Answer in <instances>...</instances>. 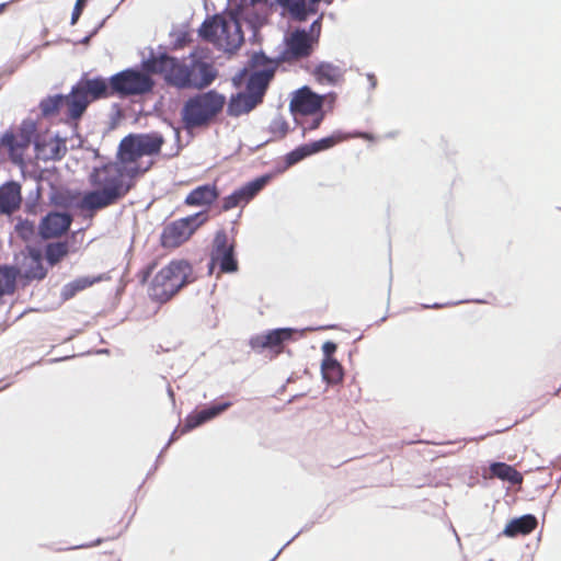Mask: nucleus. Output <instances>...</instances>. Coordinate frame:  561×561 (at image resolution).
Returning <instances> with one entry per match:
<instances>
[{"label":"nucleus","mask_w":561,"mask_h":561,"mask_svg":"<svg viewBox=\"0 0 561 561\" xmlns=\"http://www.w3.org/2000/svg\"><path fill=\"white\" fill-rule=\"evenodd\" d=\"M282 5L297 18L307 13V0H231L230 9L207 18L198 35H256L267 24L272 8Z\"/></svg>","instance_id":"nucleus-1"},{"label":"nucleus","mask_w":561,"mask_h":561,"mask_svg":"<svg viewBox=\"0 0 561 561\" xmlns=\"http://www.w3.org/2000/svg\"><path fill=\"white\" fill-rule=\"evenodd\" d=\"M107 165L93 167L88 180L92 190L73 191L50 183L49 203L58 207H73L88 210H100L118 203L127 191L118 176L106 173Z\"/></svg>","instance_id":"nucleus-2"},{"label":"nucleus","mask_w":561,"mask_h":561,"mask_svg":"<svg viewBox=\"0 0 561 561\" xmlns=\"http://www.w3.org/2000/svg\"><path fill=\"white\" fill-rule=\"evenodd\" d=\"M87 82L93 102L112 96L122 100L144 96L152 93L156 87V80L146 71L141 61L107 78L102 76L87 77Z\"/></svg>","instance_id":"nucleus-3"},{"label":"nucleus","mask_w":561,"mask_h":561,"mask_svg":"<svg viewBox=\"0 0 561 561\" xmlns=\"http://www.w3.org/2000/svg\"><path fill=\"white\" fill-rule=\"evenodd\" d=\"M92 102L87 73H83L71 87L69 93L47 95L39 101L38 108L44 118H49L58 115L60 110L67 105L65 123L72 128L73 136H79V123Z\"/></svg>","instance_id":"nucleus-4"},{"label":"nucleus","mask_w":561,"mask_h":561,"mask_svg":"<svg viewBox=\"0 0 561 561\" xmlns=\"http://www.w3.org/2000/svg\"><path fill=\"white\" fill-rule=\"evenodd\" d=\"M225 104L226 96L215 89L187 98L180 111L183 128L191 130L209 127L217 122Z\"/></svg>","instance_id":"nucleus-5"},{"label":"nucleus","mask_w":561,"mask_h":561,"mask_svg":"<svg viewBox=\"0 0 561 561\" xmlns=\"http://www.w3.org/2000/svg\"><path fill=\"white\" fill-rule=\"evenodd\" d=\"M193 267L187 260H172L161 268L148 286L151 300L165 304L193 282Z\"/></svg>","instance_id":"nucleus-6"},{"label":"nucleus","mask_w":561,"mask_h":561,"mask_svg":"<svg viewBox=\"0 0 561 561\" xmlns=\"http://www.w3.org/2000/svg\"><path fill=\"white\" fill-rule=\"evenodd\" d=\"M209 219L207 209L171 221L162 229L160 244L162 248H179Z\"/></svg>","instance_id":"nucleus-7"},{"label":"nucleus","mask_w":561,"mask_h":561,"mask_svg":"<svg viewBox=\"0 0 561 561\" xmlns=\"http://www.w3.org/2000/svg\"><path fill=\"white\" fill-rule=\"evenodd\" d=\"M319 39L320 37H283L274 59L276 68L282 64L294 65L309 58L318 48Z\"/></svg>","instance_id":"nucleus-8"},{"label":"nucleus","mask_w":561,"mask_h":561,"mask_svg":"<svg viewBox=\"0 0 561 561\" xmlns=\"http://www.w3.org/2000/svg\"><path fill=\"white\" fill-rule=\"evenodd\" d=\"M218 264L222 273H236L239 270V263L236 254V243L228 242L227 232L224 229L216 231L213 239V248L210 252L209 273L213 265Z\"/></svg>","instance_id":"nucleus-9"},{"label":"nucleus","mask_w":561,"mask_h":561,"mask_svg":"<svg viewBox=\"0 0 561 561\" xmlns=\"http://www.w3.org/2000/svg\"><path fill=\"white\" fill-rule=\"evenodd\" d=\"M311 328L297 330L294 328H276L267 330L262 334H256L250 337L249 345L252 350L261 353L262 350H270L275 355H278L288 341L295 340L297 333L304 334L306 331H311Z\"/></svg>","instance_id":"nucleus-10"},{"label":"nucleus","mask_w":561,"mask_h":561,"mask_svg":"<svg viewBox=\"0 0 561 561\" xmlns=\"http://www.w3.org/2000/svg\"><path fill=\"white\" fill-rule=\"evenodd\" d=\"M272 181V175L264 173L259 175L240 187L236 188L229 195L222 198L221 210L228 211L234 207L247 205L250 203L270 182Z\"/></svg>","instance_id":"nucleus-11"},{"label":"nucleus","mask_w":561,"mask_h":561,"mask_svg":"<svg viewBox=\"0 0 561 561\" xmlns=\"http://www.w3.org/2000/svg\"><path fill=\"white\" fill-rule=\"evenodd\" d=\"M324 95L314 92L310 87L304 85L293 93L289 111L293 115L309 116L323 110Z\"/></svg>","instance_id":"nucleus-12"},{"label":"nucleus","mask_w":561,"mask_h":561,"mask_svg":"<svg viewBox=\"0 0 561 561\" xmlns=\"http://www.w3.org/2000/svg\"><path fill=\"white\" fill-rule=\"evenodd\" d=\"M71 221L68 213L50 210L39 220L37 234L43 240L57 238L69 230Z\"/></svg>","instance_id":"nucleus-13"},{"label":"nucleus","mask_w":561,"mask_h":561,"mask_svg":"<svg viewBox=\"0 0 561 561\" xmlns=\"http://www.w3.org/2000/svg\"><path fill=\"white\" fill-rule=\"evenodd\" d=\"M276 65L251 70L245 82V92L263 103L272 80L275 77Z\"/></svg>","instance_id":"nucleus-14"},{"label":"nucleus","mask_w":561,"mask_h":561,"mask_svg":"<svg viewBox=\"0 0 561 561\" xmlns=\"http://www.w3.org/2000/svg\"><path fill=\"white\" fill-rule=\"evenodd\" d=\"M190 89H205L217 78L218 71L213 64L194 58L190 62Z\"/></svg>","instance_id":"nucleus-15"},{"label":"nucleus","mask_w":561,"mask_h":561,"mask_svg":"<svg viewBox=\"0 0 561 561\" xmlns=\"http://www.w3.org/2000/svg\"><path fill=\"white\" fill-rule=\"evenodd\" d=\"M22 186L18 181L10 180L0 185V216H10L21 208Z\"/></svg>","instance_id":"nucleus-16"},{"label":"nucleus","mask_w":561,"mask_h":561,"mask_svg":"<svg viewBox=\"0 0 561 561\" xmlns=\"http://www.w3.org/2000/svg\"><path fill=\"white\" fill-rule=\"evenodd\" d=\"M158 48V53H154L153 49H150L149 56L147 58H142L141 64L150 76L153 73L162 75L164 79L165 76L172 70V67H174L175 60L179 58L170 55L161 45H159Z\"/></svg>","instance_id":"nucleus-17"},{"label":"nucleus","mask_w":561,"mask_h":561,"mask_svg":"<svg viewBox=\"0 0 561 561\" xmlns=\"http://www.w3.org/2000/svg\"><path fill=\"white\" fill-rule=\"evenodd\" d=\"M220 196L215 183H205L193 188L185 197V205L195 207H208Z\"/></svg>","instance_id":"nucleus-18"},{"label":"nucleus","mask_w":561,"mask_h":561,"mask_svg":"<svg viewBox=\"0 0 561 561\" xmlns=\"http://www.w3.org/2000/svg\"><path fill=\"white\" fill-rule=\"evenodd\" d=\"M348 138H364L371 139L373 136L365 131L355 130L353 133H344L342 130H335L331 135L323 137L318 140L309 141L310 148L313 154L331 149L336 144L346 140Z\"/></svg>","instance_id":"nucleus-19"},{"label":"nucleus","mask_w":561,"mask_h":561,"mask_svg":"<svg viewBox=\"0 0 561 561\" xmlns=\"http://www.w3.org/2000/svg\"><path fill=\"white\" fill-rule=\"evenodd\" d=\"M538 525V519L534 514H524L514 517L507 522L501 535L508 538L527 536L531 534Z\"/></svg>","instance_id":"nucleus-20"},{"label":"nucleus","mask_w":561,"mask_h":561,"mask_svg":"<svg viewBox=\"0 0 561 561\" xmlns=\"http://www.w3.org/2000/svg\"><path fill=\"white\" fill-rule=\"evenodd\" d=\"M313 156V152L310 148L309 142L301 144L297 147H295L293 150L287 152L284 156L283 161L276 162L273 170L270 172H266L267 174L272 175V180L282 173H284L286 170L291 168L293 165L299 163L304 159Z\"/></svg>","instance_id":"nucleus-21"},{"label":"nucleus","mask_w":561,"mask_h":561,"mask_svg":"<svg viewBox=\"0 0 561 561\" xmlns=\"http://www.w3.org/2000/svg\"><path fill=\"white\" fill-rule=\"evenodd\" d=\"M260 104L262 103L245 91H239L231 94L227 106V115L231 117H239L250 113Z\"/></svg>","instance_id":"nucleus-22"},{"label":"nucleus","mask_w":561,"mask_h":561,"mask_svg":"<svg viewBox=\"0 0 561 561\" xmlns=\"http://www.w3.org/2000/svg\"><path fill=\"white\" fill-rule=\"evenodd\" d=\"M108 277L106 274H99L95 276H80L76 279L65 284L60 291V298L62 301L70 300L73 298L78 293L91 287L92 285L100 283L104 279H107Z\"/></svg>","instance_id":"nucleus-23"},{"label":"nucleus","mask_w":561,"mask_h":561,"mask_svg":"<svg viewBox=\"0 0 561 561\" xmlns=\"http://www.w3.org/2000/svg\"><path fill=\"white\" fill-rule=\"evenodd\" d=\"M344 71L339 67L329 61H320L314 66L312 76L321 84L336 85Z\"/></svg>","instance_id":"nucleus-24"},{"label":"nucleus","mask_w":561,"mask_h":561,"mask_svg":"<svg viewBox=\"0 0 561 561\" xmlns=\"http://www.w3.org/2000/svg\"><path fill=\"white\" fill-rule=\"evenodd\" d=\"M0 145L8 149L10 159L13 163L23 162V156L27 147L24 142H21L19 135L13 133L12 129H8L2 134Z\"/></svg>","instance_id":"nucleus-25"},{"label":"nucleus","mask_w":561,"mask_h":561,"mask_svg":"<svg viewBox=\"0 0 561 561\" xmlns=\"http://www.w3.org/2000/svg\"><path fill=\"white\" fill-rule=\"evenodd\" d=\"M138 158H140L138 134H129L118 145L117 160L121 163H130Z\"/></svg>","instance_id":"nucleus-26"},{"label":"nucleus","mask_w":561,"mask_h":561,"mask_svg":"<svg viewBox=\"0 0 561 561\" xmlns=\"http://www.w3.org/2000/svg\"><path fill=\"white\" fill-rule=\"evenodd\" d=\"M492 477H495L512 485H517L523 482V474L515 469L514 466L502 461H493L489 466Z\"/></svg>","instance_id":"nucleus-27"},{"label":"nucleus","mask_w":561,"mask_h":561,"mask_svg":"<svg viewBox=\"0 0 561 561\" xmlns=\"http://www.w3.org/2000/svg\"><path fill=\"white\" fill-rule=\"evenodd\" d=\"M321 377L322 381L327 385H339L344 379V368L336 359H322L321 362Z\"/></svg>","instance_id":"nucleus-28"},{"label":"nucleus","mask_w":561,"mask_h":561,"mask_svg":"<svg viewBox=\"0 0 561 561\" xmlns=\"http://www.w3.org/2000/svg\"><path fill=\"white\" fill-rule=\"evenodd\" d=\"M140 157L156 156L160 153L161 147L164 144L163 136L158 131L147 134H138Z\"/></svg>","instance_id":"nucleus-29"},{"label":"nucleus","mask_w":561,"mask_h":561,"mask_svg":"<svg viewBox=\"0 0 561 561\" xmlns=\"http://www.w3.org/2000/svg\"><path fill=\"white\" fill-rule=\"evenodd\" d=\"M190 64H185L180 59L175 60L174 67L165 76L164 81L167 84L175 87L178 89H190L188 76H190Z\"/></svg>","instance_id":"nucleus-30"},{"label":"nucleus","mask_w":561,"mask_h":561,"mask_svg":"<svg viewBox=\"0 0 561 561\" xmlns=\"http://www.w3.org/2000/svg\"><path fill=\"white\" fill-rule=\"evenodd\" d=\"M20 268L16 265L0 264V295H12L16 288Z\"/></svg>","instance_id":"nucleus-31"},{"label":"nucleus","mask_w":561,"mask_h":561,"mask_svg":"<svg viewBox=\"0 0 561 561\" xmlns=\"http://www.w3.org/2000/svg\"><path fill=\"white\" fill-rule=\"evenodd\" d=\"M203 41H208L217 50H222L230 59L233 57L241 46L245 43L247 37H199Z\"/></svg>","instance_id":"nucleus-32"},{"label":"nucleus","mask_w":561,"mask_h":561,"mask_svg":"<svg viewBox=\"0 0 561 561\" xmlns=\"http://www.w3.org/2000/svg\"><path fill=\"white\" fill-rule=\"evenodd\" d=\"M126 163H114V162H107L103 163L102 165H107L108 169H106V173H108L112 176L119 175L118 179L122 182L123 186H127V191L122 195V199L127 195V193L133 188L134 182L133 180H126V176H134L138 173L137 167H125Z\"/></svg>","instance_id":"nucleus-33"},{"label":"nucleus","mask_w":561,"mask_h":561,"mask_svg":"<svg viewBox=\"0 0 561 561\" xmlns=\"http://www.w3.org/2000/svg\"><path fill=\"white\" fill-rule=\"evenodd\" d=\"M68 254V244L65 241L47 243L45 259L50 266L58 264Z\"/></svg>","instance_id":"nucleus-34"},{"label":"nucleus","mask_w":561,"mask_h":561,"mask_svg":"<svg viewBox=\"0 0 561 561\" xmlns=\"http://www.w3.org/2000/svg\"><path fill=\"white\" fill-rule=\"evenodd\" d=\"M43 186L35 185L27 193L24 201V211L30 216H35L42 211Z\"/></svg>","instance_id":"nucleus-35"},{"label":"nucleus","mask_w":561,"mask_h":561,"mask_svg":"<svg viewBox=\"0 0 561 561\" xmlns=\"http://www.w3.org/2000/svg\"><path fill=\"white\" fill-rule=\"evenodd\" d=\"M209 421L210 420L204 407L202 409L196 408L195 410L187 414L184 425L181 427V434H186Z\"/></svg>","instance_id":"nucleus-36"},{"label":"nucleus","mask_w":561,"mask_h":561,"mask_svg":"<svg viewBox=\"0 0 561 561\" xmlns=\"http://www.w3.org/2000/svg\"><path fill=\"white\" fill-rule=\"evenodd\" d=\"M18 135L21 139V142H24V145L28 148L32 141H34V138L37 136L36 122L28 117L24 118L20 124Z\"/></svg>","instance_id":"nucleus-37"},{"label":"nucleus","mask_w":561,"mask_h":561,"mask_svg":"<svg viewBox=\"0 0 561 561\" xmlns=\"http://www.w3.org/2000/svg\"><path fill=\"white\" fill-rule=\"evenodd\" d=\"M268 131L275 136L277 139L284 138L289 131V125L287 121L282 116V114H277L268 125Z\"/></svg>","instance_id":"nucleus-38"},{"label":"nucleus","mask_w":561,"mask_h":561,"mask_svg":"<svg viewBox=\"0 0 561 561\" xmlns=\"http://www.w3.org/2000/svg\"><path fill=\"white\" fill-rule=\"evenodd\" d=\"M14 230L18 233V236L24 241L31 240L36 233V227L34 221L22 218H19L18 222L15 224Z\"/></svg>","instance_id":"nucleus-39"},{"label":"nucleus","mask_w":561,"mask_h":561,"mask_svg":"<svg viewBox=\"0 0 561 561\" xmlns=\"http://www.w3.org/2000/svg\"><path fill=\"white\" fill-rule=\"evenodd\" d=\"M47 268L44 266L43 262L32 263L24 271V278L26 282L43 280L47 276Z\"/></svg>","instance_id":"nucleus-40"},{"label":"nucleus","mask_w":561,"mask_h":561,"mask_svg":"<svg viewBox=\"0 0 561 561\" xmlns=\"http://www.w3.org/2000/svg\"><path fill=\"white\" fill-rule=\"evenodd\" d=\"M309 116H312L311 119H308L304 123H301L304 126H302V137H305L306 133L307 131H310V130H316L318 129L322 122L324 121L325 116H327V111H320V112H317V113H312V114H309Z\"/></svg>","instance_id":"nucleus-41"},{"label":"nucleus","mask_w":561,"mask_h":561,"mask_svg":"<svg viewBox=\"0 0 561 561\" xmlns=\"http://www.w3.org/2000/svg\"><path fill=\"white\" fill-rule=\"evenodd\" d=\"M275 56L271 57L265 54L264 50L260 49L257 51H254L249 60L250 66L252 67H267V66H274Z\"/></svg>","instance_id":"nucleus-42"},{"label":"nucleus","mask_w":561,"mask_h":561,"mask_svg":"<svg viewBox=\"0 0 561 561\" xmlns=\"http://www.w3.org/2000/svg\"><path fill=\"white\" fill-rule=\"evenodd\" d=\"M231 401H224V402H211L209 404H205L204 409L207 412V415L209 420H214L220 414H222L225 411H227L229 408L232 407Z\"/></svg>","instance_id":"nucleus-43"},{"label":"nucleus","mask_w":561,"mask_h":561,"mask_svg":"<svg viewBox=\"0 0 561 561\" xmlns=\"http://www.w3.org/2000/svg\"><path fill=\"white\" fill-rule=\"evenodd\" d=\"M57 174V168H41L36 171V180L35 185L43 186V183H47V185L50 187V183H55V181L51 179V176Z\"/></svg>","instance_id":"nucleus-44"},{"label":"nucleus","mask_w":561,"mask_h":561,"mask_svg":"<svg viewBox=\"0 0 561 561\" xmlns=\"http://www.w3.org/2000/svg\"><path fill=\"white\" fill-rule=\"evenodd\" d=\"M469 302H473V304H485L486 301L483 300V299H461V300H458V301H448V302H434V304H422L421 307L423 309H442V308H446V307H451V306H457V305H461V304H469Z\"/></svg>","instance_id":"nucleus-45"},{"label":"nucleus","mask_w":561,"mask_h":561,"mask_svg":"<svg viewBox=\"0 0 561 561\" xmlns=\"http://www.w3.org/2000/svg\"><path fill=\"white\" fill-rule=\"evenodd\" d=\"M67 153V146L65 144H53L49 153L43 156V161H60Z\"/></svg>","instance_id":"nucleus-46"},{"label":"nucleus","mask_w":561,"mask_h":561,"mask_svg":"<svg viewBox=\"0 0 561 561\" xmlns=\"http://www.w3.org/2000/svg\"><path fill=\"white\" fill-rule=\"evenodd\" d=\"M37 47H38V45H35L34 48L30 53L21 55L20 58H19V61H12L10 65L3 67L0 70V77L13 75L15 72V70L18 69V67L22 62H24L28 58L30 54L32 51H34Z\"/></svg>","instance_id":"nucleus-47"},{"label":"nucleus","mask_w":561,"mask_h":561,"mask_svg":"<svg viewBox=\"0 0 561 561\" xmlns=\"http://www.w3.org/2000/svg\"><path fill=\"white\" fill-rule=\"evenodd\" d=\"M157 267V262L151 261L148 264H146L141 270L137 273L138 282L141 286L146 285L152 275L154 268Z\"/></svg>","instance_id":"nucleus-48"},{"label":"nucleus","mask_w":561,"mask_h":561,"mask_svg":"<svg viewBox=\"0 0 561 561\" xmlns=\"http://www.w3.org/2000/svg\"><path fill=\"white\" fill-rule=\"evenodd\" d=\"M15 164L20 167L21 174H22V178H23L24 182L32 181L35 184L36 171H37V169H39L38 163H33L31 169H28L25 165L24 161L22 163H15Z\"/></svg>","instance_id":"nucleus-49"},{"label":"nucleus","mask_w":561,"mask_h":561,"mask_svg":"<svg viewBox=\"0 0 561 561\" xmlns=\"http://www.w3.org/2000/svg\"><path fill=\"white\" fill-rule=\"evenodd\" d=\"M31 145H33V147H34L36 159L43 160V156H46V148L48 145L47 141L45 139H41L39 136L37 135Z\"/></svg>","instance_id":"nucleus-50"},{"label":"nucleus","mask_w":561,"mask_h":561,"mask_svg":"<svg viewBox=\"0 0 561 561\" xmlns=\"http://www.w3.org/2000/svg\"><path fill=\"white\" fill-rule=\"evenodd\" d=\"M323 353V359L335 358L334 354L337 350V344L333 341H325L321 346Z\"/></svg>","instance_id":"nucleus-51"},{"label":"nucleus","mask_w":561,"mask_h":561,"mask_svg":"<svg viewBox=\"0 0 561 561\" xmlns=\"http://www.w3.org/2000/svg\"><path fill=\"white\" fill-rule=\"evenodd\" d=\"M324 99H323V110L327 111V114L332 112L334 106H335V102H336V99H337V94L333 91L331 92H328V93H324Z\"/></svg>","instance_id":"nucleus-52"},{"label":"nucleus","mask_w":561,"mask_h":561,"mask_svg":"<svg viewBox=\"0 0 561 561\" xmlns=\"http://www.w3.org/2000/svg\"><path fill=\"white\" fill-rule=\"evenodd\" d=\"M88 0H77L71 14V24H76L81 16Z\"/></svg>","instance_id":"nucleus-53"},{"label":"nucleus","mask_w":561,"mask_h":561,"mask_svg":"<svg viewBox=\"0 0 561 561\" xmlns=\"http://www.w3.org/2000/svg\"><path fill=\"white\" fill-rule=\"evenodd\" d=\"M164 121L168 123L169 126H171L173 128V130L175 133V140H176L178 149L173 156L179 154V152L182 150L180 129H179V127L173 126V123L171 121H167V119H164Z\"/></svg>","instance_id":"nucleus-54"},{"label":"nucleus","mask_w":561,"mask_h":561,"mask_svg":"<svg viewBox=\"0 0 561 561\" xmlns=\"http://www.w3.org/2000/svg\"><path fill=\"white\" fill-rule=\"evenodd\" d=\"M30 257L33 263L42 262V252L36 248H30L28 251Z\"/></svg>","instance_id":"nucleus-55"},{"label":"nucleus","mask_w":561,"mask_h":561,"mask_svg":"<svg viewBox=\"0 0 561 561\" xmlns=\"http://www.w3.org/2000/svg\"><path fill=\"white\" fill-rule=\"evenodd\" d=\"M305 529H300L293 538H290L278 551L277 553L270 560V561H275L276 558L282 553V551L287 547L289 546L300 534L304 533Z\"/></svg>","instance_id":"nucleus-56"},{"label":"nucleus","mask_w":561,"mask_h":561,"mask_svg":"<svg viewBox=\"0 0 561 561\" xmlns=\"http://www.w3.org/2000/svg\"><path fill=\"white\" fill-rule=\"evenodd\" d=\"M102 541H103V539H102V538H98L96 540H94V541H92V542H90V543L77 545V546L70 547L69 549H83V548H90V547H94V546L100 545Z\"/></svg>","instance_id":"nucleus-57"},{"label":"nucleus","mask_w":561,"mask_h":561,"mask_svg":"<svg viewBox=\"0 0 561 561\" xmlns=\"http://www.w3.org/2000/svg\"><path fill=\"white\" fill-rule=\"evenodd\" d=\"M178 431H179V428L176 427V428L172 432V434L170 435V438H169L168 443H167V444L164 445V447H163V450H167V449L170 447V445L179 438Z\"/></svg>","instance_id":"nucleus-58"},{"label":"nucleus","mask_w":561,"mask_h":561,"mask_svg":"<svg viewBox=\"0 0 561 561\" xmlns=\"http://www.w3.org/2000/svg\"><path fill=\"white\" fill-rule=\"evenodd\" d=\"M247 71V68H242L233 78H232V83L234 87H239L240 85V80L242 78V76Z\"/></svg>","instance_id":"nucleus-59"},{"label":"nucleus","mask_w":561,"mask_h":561,"mask_svg":"<svg viewBox=\"0 0 561 561\" xmlns=\"http://www.w3.org/2000/svg\"><path fill=\"white\" fill-rule=\"evenodd\" d=\"M51 141L54 144H65L67 142V137H61L58 133L55 134L53 137H51Z\"/></svg>","instance_id":"nucleus-60"},{"label":"nucleus","mask_w":561,"mask_h":561,"mask_svg":"<svg viewBox=\"0 0 561 561\" xmlns=\"http://www.w3.org/2000/svg\"><path fill=\"white\" fill-rule=\"evenodd\" d=\"M367 79L369 81L370 88L375 89L377 85V79L374 73H367Z\"/></svg>","instance_id":"nucleus-61"},{"label":"nucleus","mask_w":561,"mask_h":561,"mask_svg":"<svg viewBox=\"0 0 561 561\" xmlns=\"http://www.w3.org/2000/svg\"><path fill=\"white\" fill-rule=\"evenodd\" d=\"M164 451H165V450H163V448H162V449H161V451L159 453V455H158V457H157V459H156V463H154V466H153V469H154V470H157V469H158V466H159V463H160V461H161V459H162V456H163Z\"/></svg>","instance_id":"nucleus-62"},{"label":"nucleus","mask_w":561,"mask_h":561,"mask_svg":"<svg viewBox=\"0 0 561 561\" xmlns=\"http://www.w3.org/2000/svg\"><path fill=\"white\" fill-rule=\"evenodd\" d=\"M92 37H81L78 42H72L73 44H83L89 45Z\"/></svg>","instance_id":"nucleus-63"},{"label":"nucleus","mask_w":561,"mask_h":561,"mask_svg":"<svg viewBox=\"0 0 561 561\" xmlns=\"http://www.w3.org/2000/svg\"><path fill=\"white\" fill-rule=\"evenodd\" d=\"M167 391H168V396H169V398L171 399L172 403L174 404V402H175V398H174V396H175V394H174L173 389L169 386V387H168V389H167Z\"/></svg>","instance_id":"nucleus-64"}]
</instances>
